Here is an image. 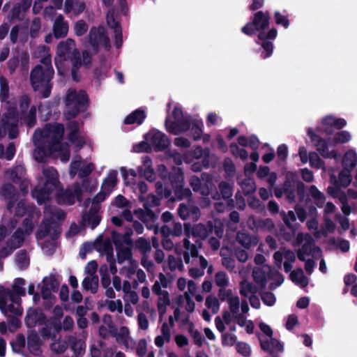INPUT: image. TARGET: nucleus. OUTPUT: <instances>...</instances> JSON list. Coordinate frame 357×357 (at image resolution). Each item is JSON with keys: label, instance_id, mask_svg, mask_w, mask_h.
<instances>
[{"label": "nucleus", "instance_id": "61", "mask_svg": "<svg viewBox=\"0 0 357 357\" xmlns=\"http://www.w3.org/2000/svg\"><path fill=\"white\" fill-rule=\"evenodd\" d=\"M215 282L218 287H225L229 284V278L223 271H218L215 275Z\"/></svg>", "mask_w": 357, "mask_h": 357}, {"label": "nucleus", "instance_id": "43", "mask_svg": "<svg viewBox=\"0 0 357 357\" xmlns=\"http://www.w3.org/2000/svg\"><path fill=\"white\" fill-rule=\"evenodd\" d=\"M47 139H45V142H46L47 151H48L50 155L56 152L63 151L62 140H54L53 139H50V140Z\"/></svg>", "mask_w": 357, "mask_h": 357}, {"label": "nucleus", "instance_id": "47", "mask_svg": "<svg viewBox=\"0 0 357 357\" xmlns=\"http://www.w3.org/2000/svg\"><path fill=\"white\" fill-rule=\"evenodd\" d=\"M101 216L100 215L83 214L82 221L87 223L91 229H94L100 222Z\"/></svg>", "mask_w": 357, "mask_h": 357}, {"label": "nucleus", "instance_id": "38", "mask_svg": "<svg viewBox=\"0 0 357 357\" xmlns=\"http://www.w3.org/2000/svg\"><path fill=\"white\" fill-rule=\"evenodd\" d=\"M15 261L18 267L26 269L29 265V257L26 250H20L15 256Z\"/></svg>", "mask_w": 357, "mask_h": 357}, {"label": "nucleus", "instance_id": "24", "mask_svg": "<svg viewBox=\"0 0 357 357\" xmlns=\"http://www.w3.org/2000/svg\"><path fill=\"white\" fill-rule=\"evenodd\" d=\"M146 117V115L145 112L143 109H137L128 114L125 118L123 122L126 125H132L134 123L141 125L144 122Z\"/></svg>", "mask_w": 357, "mask_h": 357}, {"label": "nucleus", "instance_id": "9", "mask_svg": "<svg viewBox=\"0 0 357 357\" xmlns=\"http://www.w3.org/2000/svg\"><path fill=\"white\" fill-rule=\"evenodd\" d=\"M192 121L191 118L183 117L177 121H170L169 118H166L165 125L166 130L170 134L178 135L181 133L189 130L191 128Z\"/></svg>", "mask_w": 357, "mask_h": 357}, {"label": "nucleus", "instance_id": "26", "mask_svg": "<svg viewBox=\"0 0 357 357\" xmlns=\"http://www.w3.org/2000/svg\"><path fill=\"white\" fill-rule=\"evenodd\" d=\"M236 241L245 249H250L252 245L257 244V239L248 233L238 231L236 234Z\"/></svg>", "mask_w": 357, "mask_h": 357}, {"label": "nucleus", "instance_id": "8", "mask_svg": "<svg viewBox=\"0 0 357 357\" xmlns=\"http://www.w3.org/2000/svg\"><path fill=\"white\" fill-rule=\"evenodd\" d=\"M144 139L149 141L155 151H162L170 145L169 138L162 132L152 129L144 135Z\"/></svg>", "mask_w": 357, "mask_h": 357}, {"label": "nucleus", "instance_id": "1", "mask_svg": "<svg viewBox=\"0 0 357 357\" xmlns=\"http://www.w3.org/2000/svg\"><path fill=\"white\" fill-rule=\"evenodd\" d=\"M54 75L52 66L43 68L40 64L33 68L30 73V84L40 98L45 99L50 96L53 88L52 82Z\"/></svg>", "mask_w": 357, "mask_h": 357}, {"label": "nucleus", "instance_id": "31", "mask_svg": "<svg viewBox=\"0 0 357 357\" xmlns=\"http://www.w3.org/2000/svg\"><path fill=\"white\" fill-rule=\"evenodd\" d=\"M357 164V154L352 150L347 151L342 158V167L348 168L349 170L352 169L356 166Z\"/></svg>", "mask_w": 357, "mask_h": 357}, {"label": "nucleus", "instance_id": "20", "mask_svg": "<svg viewBox=\"0 0 357 357\" xmlns=\"http://www.w3.org/2000/svg\"><path fill=\"white\" fill-rule=\"evenodd\" d=\"M73 40L68 39L66 41H61L57 46V54L59 56L60 60H67L69 56H72V45Z\"/></svg>", "mask_w": 357, "mask_h": 357}, {"label": "nucleus", "instance_id": "22", "mask_svg": "<svg viewBox=\"0 0 357 357\" xmlns=\"http://www.w3.org/2000/svg\"><path fill=\"white\" fill-rule=\"evenodd\" d=\"M73 190L67 188L64 190L62 187L56 192V199L59 204L73 205L75 204V199L73 195Z\"/></svg>", "mask_w": 357, "mask_h": 357}, {"label": "nucleus", "instance_id": "33", "mask_svg": "<svg viewBox=\"0 0 357 357\" xmlns=\"http://www.w3.org/2000/svg\"><path fill=\"white\" fill-rule=\"evenodd\" d=\"M257 335L260 342L261 349L263 351L268 353L271 357H281L280 356V354L282 353L284 351V349L282 351H278L276 348H273L271 347V344L269 343L268 340H261L259 333H257Z\"/></svg>", "mask_w": 357, "mask_h": 357}, {"label": "nucleus", "instance_id": "57", "mask_svg": "<svg viewBox=\"0 0 357 357\" xmlns=\"http://www.w3.org/2000/svg\"><path fill=\"white\" fill-rule=\"evenodd\" d=\"M67 60L72 61V68L75 70H79L82 66V59L79 51L77 49H73L72 52V56H69Z\"/></svg>", "mask_w": 357, "mask_h": 357}, {"label": "nucleus", "instance_id": "12", "mask_svg": "<svg viewBox=\"0 0 357 357\" xmlns=\"http://www.w3.org/2000/svg\"><path fill=\"white\" fill-rule=\"evenodd\" d=\"M89 98L87 93L84 90H79L77 92L75 90L69 91L66 98V105L76 104L84 109L89 106Z\"/></svg>", "mask_w": 357, "mask_h": 357}, {"label": "nucleus", "instance_id": "54", "mask_svg": "<svg viewBox=\"0 0 357 357\" xmlns=\"http://www.w3.org/2000/svg\"><path fill=\"white\" fill-rule=\"evenodd\" d=\"M218 188L222 195V197L224 199H229L231 197L232 188L229 183L226 181H222L219 183Z\"/></svg>", "mask_w": 357, "mask_h": 357}, {"label": "nucleus", "instance_id": "3", "mask_svg": "<svg viewBox=\"0 0 357 357\" xmlns=\"http://www.w3.org/2000/svg\"><path fill=\"white\" fill-rule=\"evenodd\" d=\"M282 187L286 199L290 203L296 202V191L300 201H303L305 198V185L303 181L299 180L298 175L296 172L289 171L287 172Z\"/></svg>", "mask_w": 357, "mask_h": 357}, {"label": "nucleus", "instance_id": "37", "mask_svg": "<svg viewBox=\"0 0 357 357\" xmlns=\"http://www.w3.org/2000/svg\"><path fill=\"white\" fill-rule=\"evenodd\" d=\"M25 284V280L22 278H17L15 280L12 290L7 289V291L17 296H24L26 295L25 289L23 286Z\"/></svg>", "mask_w": 357, "mask_h": 357}, {"label": "nucleus", "instance_id": "11", "mask_svg": "<svg viewBox=\"0 0 357 357\" xmlns=\"http://www.w3.org/2000/svg\"><path fill=\"white\" fill-rule=\"evenodd\" d=\"M307 133L311 142L317 148V150L321 154V155L326 158H329L331 156L328 151L330 139H323L319 135L317 134L312 128L307 129Z\"/></svg>", "mask_w": 357, "mask_h": 357}, {"label": "nucleus", "instance_id": "14", "mask_svg": "<svg viewBox=\"0 0 357 357\" xmlns=\"http://www.w3.org/2000/svg\"><path fill=\"white\" fill-rule=\"evenodd\" d=\"M214 224L209 220L206 224L199 223L193 227L192 234L195 237H199L202 240L206 239L213 232Z\"/></svg>", "mask_w": 357, "mask_h": 357}, {"label": "nucleus", "instance_id": "21", "mask_svg": "<svg viewBox=\"0 0 357 357\" xmlns=\"http://www.w3.org/2000/svg\"><path fill=\"white\" fill-rule=\"evenodd\" d=\"M41 341L35 330H32L27 336V346L29 350L35 354L41 352L40 350Z\"/></svg>", "mask_w": 357, "mask_h": 357}, {"label": "nucleus", "instance_id": "13", "mask_svg": "<svg viewBox=\"0 0 357 357\" xmlns=\"http://www.w3.org/2000/svg\"><path fill=\"white\" fill-rule=\"evenodd\" d=\"M271 15L268 10H258L253 14L252 20L260 31H266L270 26Z\"/></svg>", "mask_w": 357, "mask_h": 357}, {"label": "nucleus", "instance_id": "35", "mask_svg": "<svg viewBox=\"0 0 357 357\" xmlns=\"http://www.w3.org/2000/svg\"><path fill=\"white\" fill-rule=\"evenodd\" d=\"M70 342L71 349L73 351L75 357H82L86 349L85 342L82 340H77L75 337H73Z\"/></svg>", "mask_w": 357, "mask_h": 357}, {"label": "nucleus", "instance_id": "44", "mask_svg": "<svg viewBox=\"0 0 357 357\" xmlns=\"http://www.w3.org/2000/svg\"><path fill=\"white\" fill-rule=\"evenodd\" d=\"M273 19L277 25L281 26L285 29L290 25V20L288 15H283L278 10L273 13Z\"/></svg>", "mask_w": 357, "mask_h": 357}, {"label": "nucleus", "instance_id": "62", "mask_svg": "<svg viewBox=\"0 0 357 357\" xmlns=\"http://www.w3.org/2000/svg\"><path fill=\"white\" fill-rule=\"evenodd\" d=\"M100 273L101 275V284L103 288L109 287L111 284V279L109 273H107V265L101 266L100 268Z\"/></svg>", "mask_w": 357, "mask_h": 357}, {"label": "nucleus", "instance_id": "49", "mask_svg": "<svg viewBox=\"0 0 357 357\" xmlns=\"http://www.w3.org/2000/svg\"><path fill=\"white\" fill-rule=\"evenodd\" d=\"M351 135L347 130H342L335 134L333 138L334 144H344L351 140Z\"/></svg>", "mask_w": 357, "mask_h": 357}, {"label": "nucleus", "instance_id": "40", "mask_svg": "<svg viewBox=\"0 0 357 357\" xmlns=\"http://www.w3.org/2000/svg\"><path fill=\"white\" fill-rule=\"evenodd\" d=\"M117 174L116 170L110 171L102 183V188H107L112 192V188L117 184Z\"/></svg>", "mask_w": 357, "mask_h": 357}, {"label": "nucleus", "instance_id": "28", "mask_svg": "<svg viewBox=\"0 0 357 357\" xmlns=\"http://www.w3.org/2000/svg\"><path fill=\"white\" fill-rule=\"evenodd\" d=\"M25 234L22 228H17L8 240V244L12 245L13 248L15 249L20 248L24 243Z\"/></svg>", "mask_w": 357, "mask_h": 357}, {"label": "nucleus", "instance_id": "17", "mask_svg": "<svg viewBox=\"0 0 357 357\" xmlns=\"http://www.w3.org/2000/svg\"><path fill=\"white\" fill-rule=\"evenodd\" d=\"M68 31V24L65 22L62 15L58 16L53 25V33L56 39L64 38Z\"/></svg>", "mask_w": 357, "mask_h": 357}, {"label": "nucleus", "instance_id": "56", "mask_svg": "<svg viewBox=\"0 0 357 357\" xmlns=\"http://www.w3.org/2000/svg\"><path fill=\"white\" fill-rule=\"evenodd\" d=\"M241 32L245 34L248 36H253L256 34L257 32H260L259 29L257 28V26L254 24V22L252 20L250 22H248L241 28Z\"/></svg>", "mask_w": 357, "mask_h": 357}, {"label": "nucleus", "instance_id": "64", "mask_svg": "<svg viewBox=\"0 0 357 357\" xmlns=\"http://www.w3.org/2000/svg\"><path fill=\"white\" fill-rule=\"evenodd\" d=\"M89 26L84 20H79L75 24L74 29L77 36H82L85 34L88 30Z\"/></svg>", "mask_w": 357, "mask_h": 357}, {"label": "nucleus", "instance_id": "51", "mask_svg": "<svg viewBox=\"0 0 357 357\" xmlns=\"http://www.w3.org/2000/svg\"><path fill=\"white\" fill-rule=\"evenodd\" d=\"M9 97L8 82L3 76L0 77V100H6Z\"/></svg>", "mask_w": 357, "mask_h": 357}, {"label": "nucleus", "instance_id": "46", "mask_svg": "<svg viewBox=\"0 0 357 357\" xmlns=\"http://www.w3.org/2000/svg\"><path fill=\"white\" fill-rule=\"evenodd\" d=\"M26 340L23 334H18L16 340L10 342L12 350L15 353H20L25 347Z\"/></svg>", "mask_w": 357, "mask_h": 357}, {"label": "nucleus", "instance_id": "41", "mask_svg": "<svg viewBox=\"0 0 357 357\" xmlns=\"http://www.w3.org/2000/svg\"><path fill=\"white\" fill-rule=\"evenodd\" d=\"M1 194L5 199L17 198L18 192L11 183H6L1 188Z\"/></svg>", "mask_w": 357, "mask_h": 357}, {"label": "nucleus", "instance_id": "16", "mask_svg": "<svg viewBox=\"0 0 357 357\" xmlns=\"http://www.w3.org/2000/svg\"><path fill=\"white\" fill-rule=\"evenodd\" d=\"M30 213H38L36 207L33 204H29L26 199H20L17 202L15 210V216L21 218Z\"/></svg>", "mask_w": 357, "mask_h": 357}, {"label": "nucleus", "instance_id": "4", "mask_svg": "<svg viewBox=\"0 0 357 357\" xmlns=\"http://www.w3.org/2000/svg\"><path fill=\"white\" fill-rule=\"evenodd\" d=\"M64 134V126L61 123L47 124L45 128L36 129L33 135V141L36 144L45 139L62 140Z\"/></svg>", "mask_w": 357, "mask_h": 357}, {"label": "nucleus", "instance_id": "23", "mask_svg": "<svg viewBox=\"0 0 357 357\" xmlns=\"http://www.w3.org/2000/svg\"><path fill=\"white\" fill-rule=\"evenodd\" d=\"M259 327L266 336L270 337L268 341L271 347L282 351L283 350V344L278 339L273 337V332L270 326L264 322H261L259 324Z\"/></svg>", "mask_w": 357, "mask_h": 357}, {"label": "nucleus", "instance_id": "10", "mask_svg": "<svg viewBox=\"0 0 357 357\" xmlns=\"http://www.w3.org/2000/svg\"><path fill=\"white\" fill-rule=\"evenodd\" d=\"M24 323L29 328H34L37 324L45 325L47 317L40 308H29L26 312Z\"/></svg>", "mask_w": 357, "mask_h": 357}, {"label": "nucleus", "instance_id": "50", "mask_svg": "<svg viewBox=\"0 0 357 357\" xmlns=\"http://www.w3.org/2000/svg\"><path fill=\"white\" fill-rule=\"evenodd\" d=\"M240 294L244 297H248V292L252 293V294H255L257 291L256 286L254 285L252 282L242 281L240 283Z\"/></svg>", "mask_w": 357, "mask_h": 357}, {"label": "nucleus", "instance_id": "32", "mask_svg": "<svg viewBox=\"0 0 357 357\" xmlns=\"http://www.w3.org/2000/svg\"><path fill=\"white\" fill-rule=\"evenodd\" d=\"M53 223V220L52 219H45L43 220L40 227L38 229L36 233V237L38 240H42L47 237L50 232L51 225Z\"/></svg>", "mask_w": 357, "mask_h": 357}, {"label": "nucleus", "instance_id": "63", "mask_svg": "<svg viewBox=\"0 0 357 357\" xmlns=\"http://www.w3.org/2000/svg\"><path fill=\"white\" fill-rule=\"evenodd\" d=\"M205 305L208 308L211 309L212 312L214 314L218 312L220 307L218 298L213 296H208L206 297Z\"/></svg>", "mask_w": 357, "mask_h": 357}, {"label": "nucleus", "instance_id": "42", "mask_svg": "<svg viewBox=\"0 0 357 357\" xmlns=\"http://www.w3.org/2000/svg\"><path fill=\"white\" fill-rule=\"evenodd\" d=\"M135 248L137 249L142 255H146L151 250L150 242L144 237H139L135 242Z\"/></svg>", "mask_w": 357, "mask_h": 357}, {"label": "nucleus", "instance_id": "18", "mask_svg": "<svg viewBox=\"0 0 357 357\" xmlns=\"http://www.w3.org/2000/svg\"><path fill=\"white\" fill-rule=\"evenodd\" d=\"M351 171L348 168L343 167L338 175V178L333 174L330 176L331 183H336L342 188L348 187L351 182Z\"/></svg>", "mask_w": 357, "mask_h": 357}, {"label": "nucleus", "instance_id": "52", "mask_svg": "<svg viewBox=\"0 0 357 357\" xmlns=\"http://www.w3.org/2000/svg\"><path fill=\"white\" fill-rule=\"evenodd\" d=\"M309 162L311 167L316 169H321L324 167V162L321 160L317 152L309 153Z\"/></svg>", "mask_w": 357, "mask_h": 357}, {"label": "nucleus", "instance_id": "34", "mask_svg": "<svg viewBox=\"0 0 357 357\" xmlns=\"http://www.w3.org/2000/svg\"><path fill=\"white\" fill-rule=\"evenodd\" d=\"M310 194L314 199L316 206L319 208H322L326 201L324 193L320 192L315 185H312L310 187Z\"/></svg>", "mask_w": 357, "mask_h": 357}, {"label": "nucleus", "instance_id": "5", "mask_svg": "<svg viewBox=\"0 0 357 357\" xmlns=\"http://www.w3.org/2000/svg\"><path fill=\"white\" fill-rule=\"evenodd\" d=\"M89 42L94 52H98L100 45L106 50L111 47L110 40L107 34L106 29L102 26H92L88 35Z\"/></svg>", "mask_w": 357, "mask_h": 357}, {"label": "nucleus", "instance_id": "2", "mask_svg": "<svg viewBox=\"0 0 357 357\" xmlns=\"http://www.w3.org/2000/svg\"><path fill=\"white\" fill-rule=\"evenodd\" d=\"M43 175L45 181L42 186L37 185L31 191L32 197L40 205L50 200L52 193L54 190L58 191L61 187L59 173L54 167L43 169Z\"/></svg>", "mask_w": 357, "mask_h": 357}, {"label": "nucleus", "instance_id": "29", "mask_svg": "<svg viewBox=\"0 0 357 357\" xmlns=\"http://www.w3.org/2000/svg\"><path fill=\"white\" fill-rule=\"evenodd\" d=\"M289 277L293 282L300 284L303 287H305L308 284V278L305 275L301 268H297L292 271Z\"/></svg>", "mask_w": 357, "mask_h": 357}, {"label": "nucleus", "instance_id": "60", "mask_svg": "<svg viewBox=\"0 0 357 357\" xmlns=\"http://www.w3.org/2000/svg\"><path fill=\"white\" fill-rule=\"evenodd\" d=\"M248 206L252 208L262 212L265 209L264 205L255 196H249L248 198Z\"/></svg>", "mask_w": 357, "mask_h": 357}, {"label": "nucleus", "instance_id": "25", "mask_svg": "<svg viewBox=\"0 0 357 357\" xmlns=\"http://www.w3.org/2000/svg\"><path fill=\"white\" fill-rule=\"evenodd\" d=\"M34 144L37 146V148L33 152L35 160L38 162H45L46 158L50 156V154L46 149V142L45 140H41Z\"/></svg>", "mask_w": 357, "mask_h": 357}, {"label": "nucleus", "instance_id": "59", "mask_svg": "<svg viewBox=\"0 0 357 357\" xmlns=\"http://www.w3.org/2000/svg\"><path fill=\"white\" fill-rule=\"evenodd\" d=\"M35 214L38 215L37 213H30L28 216H26L23 222L22 225L24 228V231L26 234L29 235L33 231L34 225L33 222V219L34 218Z\"/></svg>", "mask_w": 357, "mask_h": 357}, {"label": "nucleus", "instance_id": "58", "mask_svg": "<svg viewBox=\"0 0 357 357\" xmlns=\"http://www.w3.org/2000/svg\"><path fill=\"white\" fill-rule=\"evenodd\" d=\"M193 328L194 324L192 322H191L190 325L189 333H190L195 344L199 347H202L203 344L204 337L199 331L197 330L195 331Z\"/></svg>", "mask_w": 357, "mask_h": 357}, {"label": "nucleus", "instance_id": "53", "mask_svg": "<svg viewBox=\"0 0 357 357\" xmlns=\"http://www.w3.org/2000/svg\"><path fill=\"white\" fill-rule=\"evenodd\" d=\"M79 133V132H69L67 138L71 143L75 144L76 146L80 149L85 144V140Z\"/></svg>", "mask_w": 357, "mask_h": 357}, {"label": "nucleus", "instance_id": "15", "mask_svg": "<svg viewBox=\"0 0 357 357\" xmlns=\"http://www.w3.org/2000/svg\"><path fill=\"white\" fill-rule=\"evenodd\" d=\"M172 190L174 191V200H182L185 198H190L192 196V192L188 188H184L183 183L180 186H178L174 189H169L167 188H165L164 189V195L166 198H169L172 193Z\"/></svg>", "mask_w": 357, "mask_h": 357}, {"label": "nucleus", "instance_id": "6", "mask_svg": "<svg viewBox=\"0 0 357 357\" xmlns=\"http://www.w3.org/2000/svg\"><path fill=\"white\" fill-rule=\"evenodd\" d=\"M190 185L195 192H200L203 195H208L212 190L214 184L211 176L206 173L203 172L201 174V178L196 175H193L190 178Z\"/></svg>", "mask_w": 357, "mask_h": 357}, {"label": "nucleus", "instance_id": "7", "mask_svg": "<svg viewBox=\"0 0 357 357\" xmlns=\"http://www.w3.org/2000/svg\"><path fill=\"white\" fill-rule=\"evenodd\" d=\"M278 36V30L272 27L267 31H260L258 33L257 38L261 41V46L264 52L261 54L263 59H266L271 56L273 52L274 45L271 40H275Z\"/></svg>", "mask_w": 357, "mask_h": 357}, {"label": "nucleus", "instance_id": "55", "mask_svg": "<svg viewBox=\"0 0 357 357\" xmlns=\"http://www.w3.org/2000/svg\"><path fill=\"white\" fill-rule=\"evenodd\" d=\"M306 255H312L314 252H321V248L316 246L312 240L305 242L300 248Z\"/></svg>", "mask_w": 357, "mask_h": 357}, {"label": "nucleus", "instance_id": "48", "mask_svg": "<svg viewBox=\"0 0 357 357\" xmlns=\"http://www.w3.org/2000/svg\"><path fill=\"white\" fill-rule=\"evenodd\" d=\"M22 11L21 4H15L8 15L9 22H13L15 20L22 21L23 20V17H21Z\"/></svg>", "mask_w": 357, "mask_h": 357}, {"label": "nucleus", "instance_id": "39", "mask_svg": "<svg viewBox=\"0 0 357 357\" xmlns=\"http://www.w3.org/2000/svg\"><path fill=\"white\" fill-rule=\"evenodd\" d=\"M158 172L162 180V181H157L155 183L156 189L158 192H159V190L162 188L163 183L166 185L167 178L169 175H170V172H168L165 165L161 164L158 166Z\"/></svg>", "mask_w": 357, "mask_h": 357}, {"label": "nucleus", "instance_id": "45", "mask_svg": "<svg viewBox=\"0 0 357 357\" xmlns=\"http://www.w3.org/2000/svg\"><path fill=\"white\" fill-rule=\"evenodd\" d=\"M203 122L200 120L195 119L192 121V123L190 130L192 133L193 139L195 141H198L201 139L202 135L203 133Z\"/></svg>", "mask_w": 357, "mask_h": 357}, {"label": "nucleus", "instance_id": "36", "mask_svg": "<svg viewBox=\"0 0 357 357\" xmlns=\"http://www.w3.org/2000/svg\"><path fill=\"white\" fill-rule=\"evenodd\" d=\"M241 187L245 195L254 194L257 189L255 181L252 178H246L242 181Z\"/></svg>", "mask_w": 357, "mask_h": 357}, {"label": "nucleus", "instance_id": "19", "mask_svg": "<svg viewBox=\"0 0 357 357\" xmlns=\"http://www.w3.org/2000/svg\"><path fill=\"white\" fill-rule=\"evenodd\" d=\"M167 184H170L172 190L180 186L183 183L184 174L182 169L179 167H174L172 171L170 172V175L167 178Z\"/></svg>", "mask_w": 357, "mask_h": 357}, {"label": "nucleus", "instance_id": "27", "mask_svg": "<svg viewBox=\"0 0 357 357\" xmlns=\"http://www.w3.org/2000/svg\"><path fill=\"white\" fill-rule=\"evenodd\" d=\"M116 257L119 264H122L126 260H130L132 257V246L125 247L123 245L117 246Z\"/></svg>", "mask_w": 357, "mask_h": 357}, {"label": "nucleus", "instance_id": "30", "mask_svg": "<svg viewBox=\"0 0 357 357\" xmlns=\"http://www.w3.org/2000/svg\"><path fill=\"white\" fill-rule=\"evenodd\" d=\"M199 208L197 206H188L185 204H181L178 208V214L183 220H187L190 215L195 214L196 216L199 213Z\"/></svg>", "mask_w": 357, "mask_h": 357}]
</instances>
